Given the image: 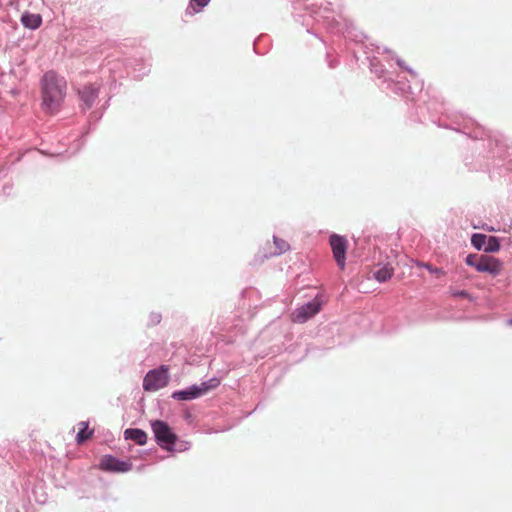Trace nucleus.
Returning a JSON list of instances; mask_svg holds the SVG:
<instances>
[{
    "label": "nucleus",
    "instance_id": "f257e3e1",
    "mask_svg": "<svg viewBox=\"0 0 512 512\" xmlns=\"http://www.w3.org/2000/svg\"><path fill=\"white\" fill-rule=\"evenodd\" d=\"M67 82L54 71L46 72L41 79V108L45 113L59 111L66 97Z\"/></svg>",
    "mask_w": 512,
    "mask_h": 512
},
{
    "label": "nucleus",
    "instance_id": "f03ea898",
    "mask_svg": "<svg viewBox=\"0 0 512 512\" xmlns=\"http://www.w3.org/2000/svg\"><path fill=\"white\" fill-rule=\"evenodd\" d=\"M468 266L474 267L478 272L499 275L503 270V263L498 258L489 255L469 254L465 260Z\"/></svg>",
    "mask_w": 512,
    "mask_h": 512
},
{
    "label": "nucleus",
    "instance_id": "7ed1b4c3",
    "mask_svg": "<svg viewBox=\"0 0 512 512\" xmlns=\"http://www.w3.org/2000/svg\"><path fill=\"white\" fill-rule=\"evenodd\" d=\"M152 431L154 433L157 443L167 451H173V446L178 437L172 431L171 427L164 421L155 420L151 423Z\"/></svg>",
    "mask_w": 512,
    "mask_h": 512
},
{
    "label": "nucleus",
    "instance_id": "20e7f679",
    "mask_svg": "<svg viewBox=\"0 0 512 512\" xmlns=\"http://www.w3.org/2000/svg\"><path fill=\"white\" fill-rule=\"evenodd\" d=\"M221 381L219 378H211L210 380L201 383L199 386H191L186 390L176 391L172 394V397L177 400H191L198 398L208 391L217 388L220 385Z\"/></svg>",
    "mask_w": 512,
    "mask_h": 512
},
{
    "label": "nucleus",
    "instance_id": "39448f33",
    "mask_svg": "<svg viewBox=\"0 0 512 512\" xmlns=\"http://www.w3.org/2000/svg\"><path fill=\"white\" fill-rule=\"evenodd\" d=\"M169 382L168 368L161 366L159 369L149 371L143 380V388L146 391H156L165 387Z\"/></svg>",
    "mask_w": 512,
    "mask_h": 512
},
{
    "label": "nucleus",
    "instance_id": "423d86ee",
    "mask_svg": "<svg viewBox=\"0 0 512 512\" xmlns=\"http://www.w3.org/2000/svg\"><path fill=\"white\" fill-rule=\"evenodd\" d=\"M321 305V302L315 298L313 301L295 310L292 314V320L297 323L306 322L321 310Z\"/></svg>",
    "mask_w": 512,
    "mask_h": 512
},
{
    "label": "nucleus",
    "instance_id": "0eeeda50",
    "mask_svg": "<svg viewBox=\"0 0 512 512\" xmlns=\"http://www.w3.org/2000/svg\"><path fill=\"white\" fill-rule=\"evenodd\" d=\"M330 246L337 262V265L343 269L345 266V254H346V240L339 235H332L330 237Z\"/></svg>",
    "mask_w": 512,
    "mask_h": 512
},
{
    "label": "nucleus",
    "instance_id": "6e6552de",
    "mask_svg": "<svg viewBox=\"0 0 512 512\" xmlns=\"http://www.w3.org/2000/svg\"><path fill=\"white\" fill-rule=\"evenodd\" d=\"M100 468L104 471L110 472H128L131 470V463L127 461H120L112 456H105L101 459Z\"/></svg>",
    "mask_w": 512,
    "mask_h": 512
},
{
    "label": "nucleus",
    "instance_id": "1a4fd4ad",
    "mask_svg": "<svg viewBox=\"0 0 512 512\" xmlns=\"http://www.w3.org/2000/svg\"><path fill=\"white\" fill-rule=\"evenodd\" d=\"M79 94L86 108H91L98 97V88L94 85H87L83 87Z\"/></svg>",
    "mask_w": 512,
    "mask_h": 512
},
{
    "label": "nucleus",
    "instance_id": "9d476101",
    "mask_svg": "<svg viewBox=\"0 0 512 512\" xmlns=\"http://www.w3.org/2000/svg\"><path fill=\"white\" fill-rule=\"evenodd\" d=\"M124 435L126 439H131L139 445H144L147 441V434L141 429H126Z\"/></svg>",
    "mask_w": 512,
    "mask_h": 512
},
{
    "label": "nucleus",
    "instance_id": "9b49d317",
    "mask_svg": "<svg viewBox=\"0 0 512 512\" xmlns=\"http://www.w3.org/2000/svg\"><path fill=\"white\" fill-rule=\"evenodd\" d=\"M78 433L76 436V441L78 444L85 442L90 439L93 435V430L89 429L88 422L82 421L78 423Z\"/></svg>",
    "mask_w": 512,
    "mask_h": 512
},
{
    "label": "nucleus",
    "instance_id": "f8f14e48",
    "mask_svg": "<svg viewBox=\"0 0 512 512\" xmlns=\"http://www.w3.org/2000/svg\"><path fill=\"white\" fill-rule=\"evenodd\" d=\"M23 25L30 29L38 28L42 23V18L38 14H24L21 18Z\"/></svg>",
    "mask_w": 512,
    "mask_h": 512
},
{
    "label": "nucleus",
    "instance_id": "ddd939ff",
    "mask_svg": "<svg viewBox=\"0 0 512 512\" xmlns=\"http://www.w3.org/2000/svg\"><path fill=\"white\" fill-rule=\"evenodd\" d=\"M394 273V269L388 265L381 267L374 273V277L379 282H386Z\"/></svg>",
    "mask_w": 512,
    "mask_h": 512
},
{
    "label": "nucleus",
    "instance_id": "4468645a",
    "mask_svg": "<svg viewBox=\"0 0 512 512\" xmlns=\"http://www.w3.org/2000/svg\"><path fill=\"white\" fill-rule=\"evenodd\" d=\"M209 1L210 0H191L187 13L189 15H193L194 13L199 12L201 8L209 3Z\"/></svg>",
    "mask_w": 512,
    "mask_h": 512
},
{
    "label": "nucleus",
    "instance_id": "2eb2a0df",
    "mask_svg": "<svg viewBox=\"0 0 512 512\" xmlns=\"http://www.w3.org/2000/svg\"><path fill=\"white\" fill-rule=\"evenodd\" d=\"M486 242L487 246L484 248L485 252H498L500 250V243L496 237L490 236L487 238Z\"/></svg>",
    "mask_w": 512,
    "mask_h": 512
},
{
    "label": "nucleus",
    "instance_id": "dca6fc26",
    "mask_svg": "<svg viewBox=\"0 0 512 512\" xmlns=\"http://www.w3.org/2000/svg\"><path fill=\"white\" fill-rule=\"evenodd\" d=\"M417 266L426 268L430 273L435 274L437 277H442L446 275V272L442 268L433 267L429 263L417 262Z\"/></svg>",
    "mask_w": 512,
    "mask_h": 512
},
{
    "label": "nucleus",
    "instance_id": "f3484780",
    "mask_svg": "<svg viewBox=\"0 0 512 512\" xmlns=\"http://www.w3.org/2000/svg\"><path fill=\"white\" fill-rule=\"evenodd\" d=\"M486 241H487V236L484 234H474L471 238L472 245L478 250L482 249V247L485 245Z\"/></svg>",
    "mask_w": 512,
    "mask_h": 512
},
{
    "label": "nucleus",
    "instance_id": "a211bd4d",
    "mask_svg": "<svg viewBox=\"0 0 512 512\" xmlns=\"http://www.w3.org/2000/svg\"><path fill=\"white\" fill-rule=\"evenodd\" d=\"M274 244L276 246L275 253L276 254H282L289 250L290 246L289 243L283 239L274 237Z\"/></svg>",
    "mask_w": 512,
    "mask_h": 512
},
{
    "label": "nucleus",
    "instance_id": "6ab92c4d",
    "mask_svg": "<svg viewBox=\"0 0 512 512\" xmlns=\"http://www.w3.org/2000/svg\"><path fill=\"white\" fill-rule=\"evenodd\" d=\"M451 296L454 298H466L470 299V294L466 290H450Z\"/></svg>",
    "mask_w": 512,
    "mask_h": 512
},
{
    "label": "nucleus",
    "instance_id": "aec40b11",
    "mask_svg": "<svg viewBox=\"0 0 512 512\" xmlns=\"http://www.w3.org/2000/svg\"><path fill=\"white\" fill-rule=\"evenodd\" d=\"M509 324L512 325V319L509 321Z\"/></svg>",
    "mask_w": 512,
    "mask_h": 512
}]
</instances>
